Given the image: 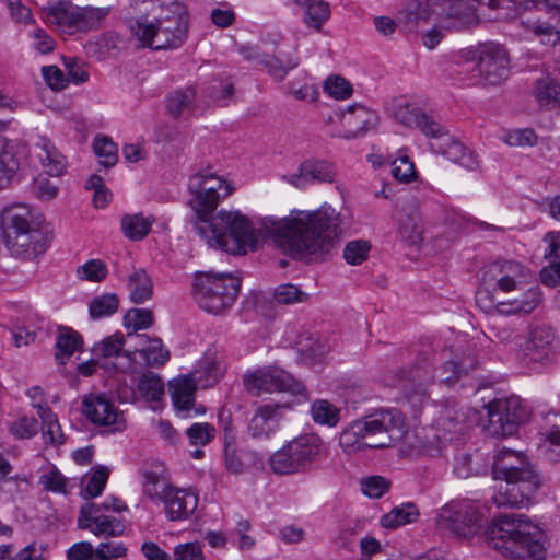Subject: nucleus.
Returning <instances> with one entry per match:
<instances>
[{"label":"nucleus","mask_w":560,"mask_h":560,"mask_svg":"<svg viewBox=\"0 0 560 560\" xmlns=\"http://www.w3.org/2000/svg\"><path fill=\"white\" fill-rule=\"evenodd\" d=\"M188 206L195 213V230L210 246L233 255L256 250L262 238H271L293 258L313 259L329 253L340 234V214L331 207L314 212H299L292 218L261 219L258 232L240 211L221 210L213 217L221 200L234 191L226 178L201 171L189 177Z\"/></svg>","instance_id":"f257e3e1"},{"label":"nucleus","mask_w":560,"mask_h":560,"mask_svg":"<svg viewBox=\"0 0 560 560\" xmlns=\"http://www.w3.org/2000/svg\"><path fill=\"white\" fill-rule=\"evenodd\" d=\"M135 16L128 20L131 35L141 47L154 50L179 47L188 32V18L178 3H173L171 14H163L154 0H132Z\"/></svg>","instance_id":"f03ea898"},{"label":"nucleus","mask_w":560,"mask_h":560,"mask_svg":"<svg viewBox=\"0 0 560 560\" xmlns=\"http://www.w3.org/2000/svg\"><path fill=\"white\" fill-rule=\"evenodd\" d=\"M491 465L494 479L504 482L492 497L494 504L499 508L524 505L541 485L540 476L522 452L510 448L498 450Z\"/></svg>","instance_id":"7ed1b4c3"},{"label":"nucleus","mask_w":560,"mask_h":560,"mask_svg":"<svg viewBox=\"0 0 560 560\" xmlns=\"http://www.w3.org/2000/svg\"><path fill=\"white\" fill-rule=\"evenodd\" d=\"M486 534L489 546L506 558L537 560L545 550L541 528L524 515L495 516Z\"/></svg>","instance_id":"20e7f679"},{"label":"nucleus","mask_w":560,"mask_h":560,"mask_svg":"<svg viewBox=\"0 0 560 560\" xmlns=\"http://www.w3.org/2000/svg\"><path fill=\"white\" fill-rule=\"evenodd\" d=\"M405 419L395 409H377L342 430L339 445L346 453L389 447L404 435Z\"/></svg>","instance_id":"39448f33"},{"label":"nucleus","mask_w":560,"mask_h":560,"mask_svg":"<svg viewBox=\"0 0 560 560\" xmlns=\"http://www.w3.org/2000/svg\"><path fill=\"white\" fill-rule=\"evenodd\" d=\"M394 119L400 125L417 129L427 138L435 140L431 143L432 150L444 155L450 161L458 163L466 168H472L476 160L471 152L450 135L439 119L417 103H398L393 109Z\"/></svg>","instance_id":"423d86ee"},{"label":"nucleus","mask_w":560,"mask_h":560,"mask_svg":"<svg viewBox=\"0 0 560 560\" xmlns=\"http://www.w3.org/2000/svg\"><path fill=\"white\" fill-rule=\"evenodd\" d=\"M1 226L4 244L12 256L34 259L46 250L47 237L26 205L7 206L1 211Z\"/></svg>","instance_id":"0eeeda50"},{"label":"nucleus","mask_w":560,"mask_h":560,"mask_svg":"<svg viewBox=\"0 0 560 560\" xmlns=\"http://www.w3.org/2000/svg\"><path fill=\"white\" fill-rule=\"evenodd\" d=\"M325 454L326 446L320 436L302 434L276 451L269 458V466L279 476L305 474Z\"/></svg>","instance_id":"6e6552de"},{"label":"nucleus","mask_w":560,"mask_h":560,"mask_svg":"<svg viewBox=\"0 0 560 560\" xmlns=\"http://www.w3.org/2000/svg\"><path fill=\"white\" fill-rule=\"evenodd\" d=\"M241 280L231 273L197 272L194 298L208 313L221 314L232 307L238 296Z\"/></svg>","instance_id":"1a4fd4ad"},{"label":"nucleus","mask_w":560,"mask_h":560,"mask_svg":"<svg viewBox=\"0 0 560 560\" xmlns=\"http://www.w3.org/2000/svg\"><path fill=\"white\" fill-rule=\"evenodd\" d=\"M44 12L46 22L57 32L74 35L100 28L109 8L78 7L60 1L44 8Z\"/></svg>","instance_id":"9d476101"},{"label":"nucleus","mask_w":560,"mask_h":560,"mask_svg":"<svg viewBox=\"0 0 560 560\" xmlns=\"http://www.w3.org/2000/svg\"><path fill=\"white\" fill-rule=\"evenodd\" d=\"M498 267H489L482 278L485 290L477 293V301L480 303L483 299L490 298L492 304L495 305L498 312L503 315H512L517 313H530L540 303V291L538 287L529 288L521 299L510 301H497L494 293L497 291L511 292L520 290L521 284L515 283L513 279L497 272Z\"/></svg>","instance_id":"9b49d317"},{"label":"nucleus","mask_w":560,"mask_h":560,"mask_svg":"<svg viewBox=\"0 0 560 560\" xmlns=\"http://www.w3.org/2000/svg\"><path fill=\"white\" fill-rule=\"evenodd\" d=\"M248 393L260 396L265 393H288L294 404L308 399L305 386L291 374L278 368H262L244 377Z\"/></svg>","instance_id":"f8f14e48"},{"label":"nucleus","mask_w":560,"mask_h":560,"mask_svg":"<svg viewBox=\"0 0 560 560\" xmlns=\"http://www.w3.org/2000/svg\"><path fill=\"white\" fill-rule=\"evenodd\" d=\"M464 415L455 404H447L440 410L434 424L427 430L422 448L431 456H438L448 442H452L464 431Z\"/></svg>","instance_id":"ddd939ff"},{"label":"nucleus","mask_w":560,"mask_h":560,"mask_svg":"<svg viewBox=\"0 0 560 560\" xmlns=\"http://www.w3.org/2000/svg\"><path fill=\"white\" fill-rule=\"evenodd\" d=\"M490 435L504 438L516 432L518 425L527 418V411L518 397L500 398L487 405Z\"/></svg>","instance_id":"4468645a"},{"label":"nucleus","mask_w":560,"mask_h":560,"mask_svg":"<svg viewBox=\"0 0 560 560\" xmlns=\"http://www.w3.org/2000/svg\"><path fill=\"white\" fill-rule=\"evenodd\" d=\"M475 67L485 84L498 85L510 74V60L506 50L494 43H486L470 51Z\"/></svg>","instance_id":"2eb2a0df"},{"label":"nucleus","mask_w":560,"mask_h":560,"mask_svg":"<svg viewBox=\"0 0 560 560\" xmlns=\"http://www.w3.org/2000/svg\"><path fill=\"white\" fill-rule=\"evenodd\" d=\"M81 410L89 422L98 428H108L109 432L125 430L126 420L115 402L104 394L83 396Z\"/></svg>","instance_id":"dca6fc26"},{"label":"nucleus","mask_w":560,"mask_h":560,"mask_svg":"<svg viewBox=\"0 0 560 560\" xmlns=\"http://www.w3.org/2000/svg\"><path fill=\"white\" fill-rule=\"evenodd\" d=\"M439 524L459 538H469L480 529V513L469 502L451 503L442 509Z\"/></svg>","instance_id":"f3484780"},{"label":"nucleus","mask_w":560,"mask_h":560,"mask_svg":"<svg viewBox=\"0 0 560 560\" xmlns=\"http://www.w3.org/2000/svg\"><path fill=\"white\" fill-rule=\"evenodd\" d=\"M441 27L464 31L478 23L476 10L466 0H431Z\"/></svg>","instance_id":"a211bd4d"},{"label":"nucleus","mask_w":560,"mask_h":560,"mask_svg":"<svg viewBox=\"0 0 560 560\" xmlns=\"http://www.w3.org/2000/svg\"><path fill=\"white\" fill-rule=\"evenodd\" d=\"M293 405L294 401H282L258 406L247 425L249 436L256 441L270 440L279 430L283 411Z\"/></svg>","instance_id":"6ab92c4d"},{"label":"nucleus","mask_w":560,"mask_h":560,"mask_svg":"<svg viewBox=\"0 0 560 560\" xmlns=\"http://www.w3.org/2000/svg\"><path fill=\"white\" fill-rule=\"evenodd\" d=\"M559 341L552 328L535 327L523 347L524 357L534 363L547 365L556 361Z\"/></svg>","instance_id":"aec40b11"},{"label":"nucleus","mask_w":560,"mask_h":560,"mask_svg":"<svg viewBox=\"0 0 560 560\" xmlns=\"http://www.w3.org/2000/svg\"><path fill=\"white\" fill-rule=\"evenodd\" d=\"M281 178L299 189H304L314 183H334L336 170L327 161L308 159L300 164L296 173L282 175Z\"/></svg>","instance_id":"412c9836"},{"label":"nucleus","mask_w":560,"mask_h":560,"mask_svg":"<svg viewBox=\"0 0 560 560\" xmlns=\"http://www.w3.org/2000/svg\"><path fill=\"white\" fill-rule=\"evenodd\" d=\"M238 51L244 59L262 65L277 81H282L290 70L299 66V58L294 51L287 54L279 51L278 56H268L254 46H242Z\"/></svg>","instance_id":"4be33fe9"},{"label":"nucleus","mask_w":560,"mask_h":560,"mask_svg":"<svg viewBox=\"0 0 560 560\" xmlns=\"http://www.w3.org/2000/svg\"><path fill=\"white\" fill-rule=\"evenodd\" d=\"M340 121L343 128L340 137L350 140L364 137L370 130L375 129L378 116L363 105L353 104L341 113Z\"/></svg>","instance_id":"5701e85b"},{"label":"nucleus","mask_w":560,"mask_h":560,"mask_svg":"<svg viewBox=\"0 0 560 560\" xmlns=\"http://www.w3.org/2000/svg\"><path fill=\"white\" fill-rule=\"evenodd\" d=\"M170 393L176 413L180 418L201 415L206 409L195 404V393L199 388L188 374L170 382Z\"/></svg>","instance_id":"b1692460"},{"label":"nucleus","mask_w":560,"mask_h":560,"mask_svg":"<svg viewBox=\"0 0 560 560\" xmlns=\"http://www.w3.org/2000/svg\"><path fill=\"white\" fill-rule=\"evenodd\" d=\"M490 464L489 457L479 450L459 451L453 459V471L457 477L466 479L487 474Z\"/></svg>","instance_id":"393cba45"},{"label":"nucleus","mask_w":560,"mask_h":560,"mask_svg":"<svg viewBox=\"0 0 560 560\" xmlns=\"http://www.w3.org/2000/svg\"><path fill=\"white\" fill-rule=\"evenodd\" d=\"M162 502L167 518L170 521H180L188 518L196 510L198 498L190 491L173 488Z\"/></svg>","instance_id":"a878e982"},{"label":"nucleus","mask_w":560,"mask_h":560,"mask_svg":"<svg viewBox=\"0 0 560 560\" xmlns=\"http://www.w3.org/2000/svg\"><path fill=\"white\" fill-rule=\"evenodd\" d=\"M188 375L199 388H208L219 382L222 366L211 353H206Z\"/></svg>","instance_id":"bb28decb"},{"label":"nucleus","mask_w":560,"mask_h":560,"mask_svg":"<svg viewBox=\"0 0 560 560\" xmlns=\"http://www.w3.org/2000/svg\"><path fill=\"white\" fill-rule=\"evenodd\" d=\"M197 91L187 86L172 92L167 97V110L175 118L195 113Z\"/></svg>","instance_id":"cd10ccee"},{"label":"nucleus","mask_w":560,"mask_h":560,"mask_svg":"<svg viewBox=\"0 0 560 560\" xmlns=\"http://www.w3.org/2000/svg\"><path fill=\"white\" fill-rule=\"evenodd\" d=\"M20 167L13 142L0 137V189L7 187Z\"/></svg>","instance_id":"c85d7f7f"},{"label":"nucleus","mask_w":560,"mask_h":560,"mask_svg":"<svg viewBox=\"0 0 560 560\" xmlns=\"http://www.w3.org/2000/svg\"><path fill=\"white\" fill-rule=\"evenodd\" d=\"M127 288L130 300L136 304H142L153 294V282L144 269H133L128 276Z\"/></svg>","instance_id":"c756f323"},{"label":"nucleus","mask_w":560,"mask_h":560,"mask_svg":"<svg viewBox=\"0 0 560 560\" xmlns=\"http://www.w3.org/2000/svg\"><path fill=\"white\" fill-rule=\"evenodd\" d=\"M34 408H36L37 415L42 420V431L45 443H49L54 446L62 444L65 442V435L52 410L47 405L40 404H34Z\"/></svg>","instance_id":"7c9ffc66"},{"label":"nucleus","mask_w":560,"mask_h":560,"mask_svg":"<svg viewBox=\"0 0 560 560\" xmlns=\"http://www.w3.org/2000/svg\"><path fill=\"white\" fill-rule=\"evenodd\" d=\"M303 11V21L307 26L320 30L330 16L329 4L323 0H295Z\"/></svg>","instance_id":"2f4dec72"},{"label":"nucleus","mask_w":560,"mask_h":560,"mask_svg":"<svg viewBox=\"0 0 560 560\" xmlns=\"http://www.w3.org/2000/svg\"><path fill=\"white\" fill-rule=\"evenodd\" d=\"M135 337L138 339V345L143 346L139 352L148 365H163L168 361L170 352L163 347L161 339H149L147 335H137Z\"/></svg>","instance_id":"473e14b6"},{"label":"nucleus","mask_w":560,"mask_h":560,"mask_svg":"<svg viewBox=\"0 0 560 560\" xmlns=\"http://www.w3.org/2000/svg\"><path fill=\"white\" fill-rule=\"evenodd\" d=\"M419 515V509L415 503H402L392 509L387 514H384L381 518V525L385 528L395 529L399 526L416 522Z\"/></svg>","instance_id":"72a5a7b5"},{"label":"nucleus","mask_w":560,"mask_h":560,"mask_svg":"<svg viewBox=\"0 0 560 560\" xmlns=\"http://www.w3.org/2000/svg\"><path fill=\"white\" fill-rule=\"evenodd\" d=\"M82 343L83 340L79 332L68 327H61L56 340V360L60 364H65Z\"/></svg>","instance_id":"f704fd0d"},{"label":"nucleus","mask_w":560,"mask_h":560,"mask_svg":"<svg viewBox=\"0 0 560 560\" xmlns=\"http://www.w3.org/2000/svg\"><path fill=\"white\" fill-rule=\"evenodd\" d=\"M125 342V336L121 332H115L95 343L92 348V352L95 358L110 359L120 355L131 358L133 352L124 349Z\"/></svg>","instance_id":"c9c22d12"},{"label":"nucleus","mask_w":560,"mask_h":560,"mask_svg":"<svg viewBox=\"0 0 560 560\" xmlns=\"http://www.w3.org/2000/svg\"><path fill=\"white\" fill-rule=\"evenodd\" d=\"M400 14L404 16L406 26L411 31L420 22H425L434 15L433 5L431 4V0H425L424 2L409 0Z\"/></svg>","instance_id":"e433bc0d"},{"label":"nucleus","mask_w":560,"mask_h":560,"mask_svg":"<svg viewBox=\"0 0 560 560\" xmlns=\"http://www.w3.org/2000/svg\"><path fill=\"white\" fill-rule=\"evenodd\" d=\"M533 94L540 106L560 104V84L548 74L535 81Z\"/></svg>","instance_id":"4c0bfd02"},{"label":"nucleus","mask_w":560,"mask_h":560,"mask_svg":"<svg viewBox=\"0 0 560 560\" xmlns=\"http://www.w3.org/2000/svg\"><path fill=\"white\" fill-rule=\"evenodd\" d=\"M137 390L147 401H158L164 395V382L160 375L147 371L139 376Z\"/></svg>","instance_id":"58836bf2"},{"label":"nucleus","mask_w":560,"mask_h":560,"mask_svg":"<svg viewBox=\"0 0 560 560\" xmlns=\"http://www.w3.org/2000/svg\"><path fill=\"white\" fill-rule=\"evenodd\" d=\"M524 28L536 36L542 45L556 46L560 43V31L540 20H522Z\"/></svg>","instance_id":"ea45409f"},{"label":"nucleus","mask_w":560,"mask_h":560,"mask_svg":"<svg viewBox=\"0 0 560 560\" xmlns=\"http://www.w3.org/2000/svg\"><path fill=\"white\" fill-rule=\"evenodd\" d=\"M142 486L144 494L152 501H163L173 489L165 477L154 471H144Z\"/></svg>","instance_id":"a19ab883"},{"label":"nucleus","mask_w":560,"mask_h":560,"mask_svg":"<svg viewBox=\"0 0 560 560\" xmlns=\"http://www.w3.org/2000/svg\"><path fill=\"white\" fill-rule=\"evenodd\" d=\"M311 416L317 424L335 427L340 420V410L326 399H317L311 406Z\"/></svg>","instance_id":"79ce46f5"},{"label":"nucleus","mask_w":560,"mask_h":560,"mask_svg":"<svg viewBox=\"0 0 560 560\" xmlns=\"http://www.w3.org/2000/svg\"><path fill=\"white\" fill-rule=\"evenodd\" d=\"M119 298L115 293H103L93 298L89 304L90 316L93 319L109 317L118 311Z\"/></svg>","instance_id":"37998d69"},{"label":"nucleus","mask_w":560,"mask_h":560,"mask_svg":"<svg viewBox=\"0 0 560 560\" xmlns=\"http://www.w3.org/2000/svg\"><path fill=\"white\" fill-rule=\"evenodd\" d=\"M43 153L39 154L43 166L50 176H60L66 170L65 156L55 148V145L43 139Z\"/></svg>","instance_id":"c03bdc74"},{"label":"nucleus","mask_w":560,"mask_h":560,"mask_svg":"<svg viewBox=\"0 0 560 560\" xmlns=\"http://www.w3.org/2000/svg\"><path fill=\"white\" fill-rule=\"evenodd\" d=\"M151 222L141 213L125 215L121 219V230L124 235L132 241H139L145 237L151 230Z\"/></svg>","instance_id":"a18cd8bd"},{"label":"nucleus","mask_w":560,"mask_h":560,"mask_svg":"<svg viewBox=\"0 0 560 560\" xmlns=\"http://www.w3.org/2000/svg\"><path fill=\"white\" fill-rule=\"evenodd\" d=\"M476 364L477 362L472 357H469L463 361H447L440 368V382H455L459 380L462 375L467 374L470 370H474Z\"/></svg>","instance_id":"49530a36"},{"label":"nucleus","mask_w":560,"mask_h":560,"mask_svg":"<svg viewBox=\"0 0 560 560\" xmlns=\"http://www.w3.org/2000/svg\"><path fill=\"white\" fill-rule=\"evenodd\" d=\"M80 528L89 529L97 537H117L125 532V525L118 518L108 515L91 522V527Z\"/></svg>","instance_id":"de8ad7c7"},{"label":"nucleus","mask_w":560,"mask_h":560,"mask_svg":"<svg viewBox=\"0 0 560 560\" xmlns=\"http://www.w3.org/2000/svg\"><path fill=\"white\" fill-rule=\"evenodd\" d=\"M214 425L208 422H196L186 430V436L191 445L205 446L215 436Z\"/></svg>","instance_id":"09e8293b"},{"label":"nucleus","mask_w":560,"mask_h":560,"mask_svg":"<svg viewBox=\"0 0 560 560\" xmlns=\"http://www.w3.org/2000/svg\"><path fill=\"white\" fill-rule=\"evenodd\" d=\"M95 154L101 159L100 163L105 167L117 163V147L107 137H96L93 143Z\"/></svg>","instance_id":"8fccbe9b"},{"label":"nucleus","mask_w":560,"mask_h":560,"mask_svg":"<svg viewBox=\"0 0 560 560\" xmlns=\"http://www.w3.org/2000/svg\"><path fill=\"white\" fill-rule=\"evenodd\" d=\"M77 275L81 280L102 282L107 277L108 269L103 260L91 259L78 268Z\"/></svg>","instance_id":"3c124183"},{"label":"nucleus","mask_w":560,"mask_h":560,"mask_svg":"<svg viewBox=\"0 0 560 560\" xmlns=\"http://www.w3.org/2000/svg\"><path fill=\"white\" fill-rule=\"evenodd\" d=\"M490 267H498L497 272L514 280L515 283L524 284L528 278H532L530 271L522 264L513 260L495 262Z\"/></svg>","instance_id":"603ef678"},{"label":"nucleus","mask_w":560,"mask_h":560,"mask_svg":"<svg viewBox=\"0 0 560 560\" xmlns=\"http://www.w3.org/2000/svg\"><path fill=\"white\" fill-rule=\"evenodd\" d=\"M370 250L371 245L368 241H351L343 249V258L350 265H360L368 259Z\"/></svg>","instance_id":"864d4df0"},{"label":"nucleus","mask_w":560,"mask_h":560,"mask_svg":"<svg viewBox=\"0 0 560 560\" xmlns=\"http://www.w3.org/2000/svg\"><path fill=\"white\" fill-rule=\"evenodd\" d=\"M108 476L109 470L107 467L98 466L95 468L88 479L84 499L98 497L106 486Z\"/></svg>","instance_id":"5fc2aeb1"},{"label":"nucleus","mask_w":560,"mask_h":560,"mask_svg":"<svg viewBox=\"0 0 560 560\" xmlns=\"http://www.w3.org/2000/svg\"><path fill=\"white\" fill-rule=\"evenodd\" d=\"M307 298V293L291 283L280 284L275 289V300L279 304L289 305L301 303L306 301Z\"/></svg>","instance_id":"6e6d98bb"},{"label":"nucleus","mask_w":560,"mask_h":560,"mask_svg":"<svg viewBox=\"0 0 560 560\" xmlns=\"http://www.w3.org/2000/svg\"><path fill=\"white\" fill-rule=\"evenodd\" d=\"M125 325L135 331L140 329H147L153 324V313L148 308H135L130 310L125 318Z\"/></svg>","instance_id":"4d7b16f0"},{"label":"nucleus","mask_w":560,"mask_h":560,"mask_svg":"<svg viewBox=\"0 0 560 560\" xmlns=\"http://www.w3.org/2000/svg\"><path fill=\"white\" fill-rule=\"evenodd\" d=\"M86 188L94 190L93 202L96 208H105L109 203L112 192L105 187L101 176L92 175L86 182Z\"/></svg>","instance_id":"13d9d810"},{"label":"nucleus","mask_w":560,"mask_h":560,"mask_svg":"<svg viewBox=\"0 0 560 560\" xmlns=\"http://www.w3.org/2000/svg\"><path fill=\"white\" fill-rule=\"evenodd\" d=\"M10 432L18 439H31L38 432V422L34 417L23 416L12 422Z\"/></svg>","instance_id":"bf43d9fd"},{"label":"nucleus","mask_w":560,"mask_h":560,"mask_svg":"<svg viewBox=\"0 0 560 560\" xmlns=\"http://www.w3.org/2000/svg\"><path fill=\"white\" fill-rule=\"evenodd\" d=\"M234 93V84L229 80L214 81L207 90L208 97L220 105H226V101Z\"/></svg>","instance_id":"052dcab7"},{"label":"nucleus","mask_w":560,"mask_h":560,"mask_svg":"<svg viewBox=\"0 0 560 560\" xmlns=\"http://www.w3.org/2000/svg\"><path fill=\"white\" fill-rule=\"evenodd\" d=\"M39 485L47 491L67 493V478L57 469H51L39 477Z\"/></svg>","instance_id":"680f3d73"},{"label":"nucleus","mask_w":560,"mask_h":560,"mask_svg":"<svg viewBox=\"0 0 560 560\" xmlns=\"http://www.w3.org/2000/svg\"><path fill=\"white\" fill-rule=\"evenodd\" d=\"M502 140L509 145H534L537 142V137L533 129L525 128L505 132Z\"/></svg>","instance_id":"e2e57ef3"},{"label":"nucleus","mask_w":560,"mask_h":560,"mask_svg":"<svg viewBox=\"0 0 560 560\" xmlns=\"http://www.w3.org/2000/svg\"><path fill=\"white\" fill-rule=\"evenodd\" d=\"M362 491L370 498H381L389 489V481L381 476H372L361 481Z\"/></svg>","instance_id":"0e129e2a"},{"label":"nucleus","mask_w":560,"mask_h":560,"mask_svg":"<svg viewBox=\"0 0 560 560\" xmlns=\"http://www.w3.org/2000/svg\"><path fill=\"white\" fill-rule=\"evenodd\" d=\"M325 91L335 98H346L351 95L352 88L350 83L341 77H329L324 85Z\"/></svg>","instance_id":"69168bd1"},{"label":"nucleus","mask_w":560,"mask_h":560,"mask_svg":"<svg viewBox=\"0 0 560 560\" xmlns=\"http://www.w3.org/2000/svg\"><path fill=\"white\" fill-rule=\"evenodd\" d=\"M546 456L552 463L560 462V424H555L546 433Z\"/></svg>","instance_id":"338daca9"},{"label":"nucleus","mask_w":560,"mask_h":560,"mask_svg":"<svg viewBox=\"0 0 560 560\" xmlns=\"http://www.w3.org/2000/svg\"><path fill=\"white\" fill-rule=\"evenodd\" d=\"M174 555L176 560H205L201 547L194 542L178 545Z\"/></svg>","instance_id":"774afa93"}]
</instances>
